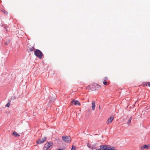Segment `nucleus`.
Instances as JSON below:
<instances>
[{"label":"nucleus","mask_w":150,"mask_h":150,"mask_svg":"<svg viewBox=\"0 0 150 150\" xmlns=\"http://www.w3.org/2000/svg\"><path fill=\"white\" fill-rule=\"evenodd\" d=\"M105 79L106 80H107L108 79V78L107 77H105Z\"/></svg>","instance_id":"22"},{"label":"nucleus","mask_w":150,"mask_h":150,"mask_svg":"<svg viewBox=\"0 0 150 150\" xmlns=\"http://www.w3.org/2000/svg\"><path fill=\"white\" fill-rule=\"evenodd\" d=\"M53 143L52 142H48V143H46L44 145V149H47L49 148L50 146H52Z\"/></svg>","instance_id":"5"},{"label":"nucleus","mask_w":150,"mask_h":150,"mask_svg":"<svg viewBox=\"0 0 150 150\" xmlns=\"http://www.w3.org/2000/svg\"><path fill=\"white\" fill-rule=\"evenodd\" d=\"M34 54L35 56L39 59H42L43 54L41 51L37 49L34 51Z\"/></svg>","instance_id":"2"},{"label":"nucleus","mask_w":150,"mask_h":150,"mask_svg":"<svg viewBox=\"0 0 150 150\" xmlns=\"http://www.w3.org/2000/svg\"><path fill=\"white\" fill-rule=\"evenodd\" d=\"M114 119V117H110L107 120L106 123L107 124H110Z\"/></svg>","instance_id":"8"},{"label":"nucleus","mask_w":150,"mask_h":150,"mask_svg":"<svg viewBox=\"0 0 150 150\" xmlns=\"http://www.w3.org/2000/svg\"><path fill=\"white\" fill-rule=\"evenodd\" d=\"M2 11L5 14H6L8 13V12H7V11H5V10L3 9Z\"/></svg>","instance_id":"17"},{"label":"nucleus","mask_w":150,"mask_h":150,"mask_svg":"<svg viewBox=\"0 0 150 150\" xmlns=\"http://www.w3.org/2000/svg\"><path fill=\"white\" fill-rule=\"evenodd\" d=\"M100 147L102 150H117L115 147L107 145H101Z\"/></svg>","instance_id":"1"},{"label":"nucleus","mask_w":150,"mask_h":150,"mask_svg":"<svg viewBox=\"0 0 150 150\" xmlns=\"http://www.w3.org/2000/svg\"><path fill=\"white\" fill-rule=\"evenodd\" d=\"M62 139L63 140L66 142H70L71 141V138L69 136H63L62 137Z\"/></svg>","instance_id":"3"},{"label":"nucleus","mask_w":150,"mask_h":150,"mask_svg":"<svg viewBox=\"0 0 150 150\" xmlns=\"http://www.w3.org/2000/svg\"><path fill=\"white\" fill-rule=\"evenodd\" d=\"M96 107L95 102V101H93L92 103V109L93 110H94Z\"/></svg>","instance_id":"9"},{"label":"nucleus","mask_w":150,"mask_h":150,"mask_svg":"<svg viewBox=\"0 0 150 150\" xmlns=\"http://www.w3.org/2000/svg\"><path fill=\"white\" fill-rule=\"evenodd\" d=\"M71 105H80L81 104L80 102L78 100H73L71 102Z\"/></svg>","instance_id":"6"},{"label":"nucleus","mask_w":150,"mask_h":150,"mask_svg":"<svg viewBox=\"0 0 150 150\" xmlns=\"http://www.w3.org/2000/svg\"><path fill=\"white\" fill-rule=\"evenodd\" d=\"M13 134L15 137H19L20 136V135L15 131H14L13 133Z\"/></svg>","instance_id":"10"},{"label":"nucleus","mask_w":150,"mask_h":150,"mask_svg":"<svg viewBox=\"0 0 150 150\" xmlns=\"http://www.w3.org/2000/svg\"><path fill=\"white\" fill-rule=\"evenodd\" d=\"M144 85H146V86H148L150 87V82H146L144 83Z\"/></svg>","instance_id":"12"},{"label":"nucleus","mask_w":150,"mask_h":150,"mask_svg":"<svg viewBox=\"0 0 150 150\" xmlns=\"http://www.w3.org/2000/svg\"><path fill=\"white\" fill-rule=\"evenodd\" d=\"M15 98V96H13L11 98V99H14Z\"/></svg>","instance_id":"18"},{"label":"nucleus","mask_w":150,"mask_h":150,"mask_svg":"<svg viewBox=\"0 0 150 150\" xmlns=\"http://www.w3.org/2000/svg\"><path fill=\"white\" fill-rule=\"evenodd\" d=\"M102 149L100 148V149H96V150H101Z\"/></svg>","instance_id":"19"},{"label":"nucleus","mask_w":150,"mask_h":150,"mask_svg":"<svg viewBox=\"0 0 150 150\" xmlns=\"http://www.w3.org/2000/svg\"><path fill=\"white\" fill-rule=\"evenodd\" d=\"M103 82V83L104 85H107V82L105 81V80H104Z\"/></svg>","instance_id":"15"},{"label":"nucleus","mask_w":150,"mask_h":150,"mask_svg":"<svg viewBox=\"0 0 150 150\" xmlns=\"http://www.w3.org/2000/svg\"><path fill=\"white\" fill-rule=\"evenodd\" d=\"M149 146L148 145H144L140 147V149L142 150H144V149H149Z\"/></svg>","instance_id":"7"},{"label":"nucleus","mask_w":150,"mask_h":150,"mask_svg":"<svg viewBox=\"0 0 150 150\" xmlns=\"http://www.w3.org/2000/svg\"><path fill=\"white\" fill-rule=\"evenodd\" d=\"M149 149H150V144H149Z\"/></svg>","instance_id":"21"},{"label":"nucleus","mask_w":150,"mask_h":150,"mask_svg":"<svg viewBox=\"0 0 150 150\" xmlns=\"http://www.w3.org/2000/svg\"><path fill=\"white\" fill-rule=\"evenodd\" d=\"M132 119V117H131L130 118L129 120L128 121V122H127V124H129L131 123V122Z\"/></svg>","instance_id":"13"},{"label":"nucleus","mask_w":150,"mask_h":150,"mask_svg":"<svg viewBox=\"0 0 150 150\" xmlns=\"http://www.w3.org/2000/svg\"><path fill=\"white\" fill-rule=\"evenodd\" d=\"M71 150H76V147L75 146L73 145L72 146Z\"/></svg>","instance_id":"14"},{"label":"nucleus","mask_w":150,"mask_h":150,"mask_svg":"<svg viewBox=\"0 0 150 150\" xmlns=\"http://www.w3.org/2000/svg\"><path fill=\"white\" fill-rule=\"evenodd\" d=\"M34 49H35V48H34V47H31L29 48L28 49V50L29 51H32L34 50Z\"/></svg>","instance_id":"11"},{"label":"nucleus","mask_w":150,"mask_h":150,"mask_svg":"<svg viewBox=\"0 0 150 150\" xmlns=\"http://www.w3.org/2000/svg\"><path fill=\"white\" fill-rule=\"evenodd\" d=\"M57 150H63L62 149H58Z\"/></svg>","instance_id":"23"},{"label":"nucleus","mask_w":150,"mask_h":150,"mask_svg":"<svg viewBox=\"0 0 150 150\" xmlns=\"http://www.w3.org/2000/svg\"><path fill=\"white\" fill-rule=\"evenodd\" d=\"M10 101H9V102H8L6 105V106L7 107H9L10 105Z\"/></svg>","instance_id":"16"},{"label":"nucleus","mask_w":150,"mask_h":150,"mask_svg":"<svg viewBox=\"0 0 150 150\" xmlns=\"http://www.w3.org/2000/svg\"><path fill=\"white\" fill-rule=\"evenodd\" d=\"M99 109H100V105H99Z\"/></svg>","instance_id":"20"},{"label":"nucleus","mask_w":150,"mask_h":150,"mask_svg":"<svg viewBox=\"0 0 150 150\" xmlns=\"http://www.w3.org/2000/svg\"><path fill=\"white\" fill-rule=\"evenodd\" d=\"M97 86H99L98 85H97Z\"/></svg>","instance_id":"24"},{"label":"nucleus","mask_w":150,"mask_h":150,"mask_svg":"<svg viewBox=\"0 0 150 150\" xmlns=\"http://www.w3.org/2000/svg\"><path fill=\"white\" fill-rule=\"evenodd\" d=\"M47 140V137H44L42 138H40L36 142L38 144H41L46 141Z\"/></svg>","instance_id":"4"}]
</instances>
